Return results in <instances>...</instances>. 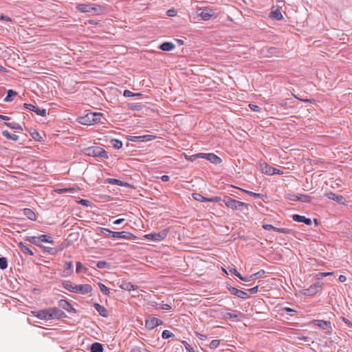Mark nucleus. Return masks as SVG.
<instances>
[{
	"mask_svg": "<svg viewBox=\"0 0 352 352\" xmlns=\"http://www.w3.org/2000/svg\"><path fill=\"white\" fill-rule=\"evenodd\" d=\"M297 199L298 201H301L302 202H310L311 201V197L306 195H300L299 197H297Z\"/></svg>",
	"mask_w": 352,
	"mask_h": 352,
	"instance_id": "nucleus-38",
	"label": "nucleus"
},
{
	"mask_svg": "<svg viewBox=\"0 0 352 352\" xmlns=\"http://www.w3.org/2000/svg\"><path fill=\"white\" fill-rule=\"evenodd\" d=\"M3 135L8 139L16 141L19 140V135L16 134H11L8 131H3L2 133Z\"/></svg>",
	"mask_w": 352,
	"mask_h": 352,
	"instance_id": "nucleus-31",
	"label": "nucleus"
},
{
	"mask_svg": "<svg viewBox=\"0 0 352 352\" xmlns=\"http://www.w3.org/2000/svg\"><path fill=\"white\" fill-rule=\"evenodd\" d=\"M196 336L201 340H207V336L204 334H201L200 333L196 332Z\"/></svg>",
	"mask_w": 352,
	"mask_h": 352,
	"instance_id": "nucleus-54",
	"label": "nucleus"
},
{
	"mask_svg": "<svg viewBox=\"0 0 352 352\" xmlns=\"http://www.w3.org/2000/svg\"><path fill=\"white\" fill-rule=\"evenodd\" d=\"M106 265H107V263L106 262H104V261H100L97 263V267L98 268H103Z\"/></svg>",
	"mask_w": 352,
	"mask_h": 352,
	"instance_id": "nucleus-57",
	"label": "nucleus"
},
{
	"mask_svg": "<svg viewBox=\"0 0 352 352\" xmlns=\"http://www.w3.org/2000/svg\"><path fill=\"white\" fill-rule=\"evenodd\" d=\"M24 107L25 108L35 112L38 116H45L47 115V111L45 109H40L33 104L25 103Z\"/></svg>",
	"mask_w": 352,
	"mask_h": 352,
	"instance_id": "nucleus-14",
	"label": "nucleus"
},
{
	"mask_svg": "<svg viewBox=\"0 0 352 352\" xmlns=\"http://www.w3.org/2000/svg\"><path fill=\"white\" fill-rule=\"evenodd\" d=\"M338 280H340V282L344 283L346 280V277L344 275H340Z\"/></svg>",
	"mask_w": 352,
	"mask_h": 352,
	"instance_id": "nucleus-64",
	"label": "nucleus"
},
{
	"mask_svg": "<svg viewBox=\"0 0 352 352\" xmlns=\"http://www.w3.org/2000/svg\"><path fill=\"white\" fill-rule=\"evenodd\" d=\"M85 153L89 156L108 158L107 153L100 146H91L85 148Z\"/></svg>",
	"mask_w": 352,
	"mask_h": 352,
	"instance_id": "nucleus-5",
	"label": "nucleus"
},
{
	"mask_svg": "<svg viewBox=\"0 0 352 352\" xmlns=\"http://www.w3.org/2000/svg\"><path fill=\"white\" fill-rule=\"evenodd\" d=\"M199 10L200 11L199 15L204 21H208L210 19V18L213 16L214 14V10L209 7L199 8Z\"/></svg>",
	"mask_w": 352,
	"mask_h": 352,
	"instance_id": "nucleus-11",
	"label": "nucleus"
},
{
	"mask_svg": "<svg viewBox=\"0 0 352 352\" xmlns=\"http://www.w3.org/2000/svg\"><path fill=\"white\" fill-rule=\"evenodd\" d=\"M174 336V334L168 330H164L162 332V337L163 339H168Z\"/></svg>",
	"mask_w": 352,
	"mask_h": 352,
	"instance_id": "nucleus-41",
	"label": "nucleus"
},
{
	"mask_svg": "<svg viewBox=\"0 0 352 352\" xmlns=\"http://www.w3.org/2000/svg\"><path fill=\"white\" fill-rule=\"evenodd\" d=\"M64 313L56 307H50L39 311H32L31 314L40 320H50L60 318Z\"/></svg>",
	"mask_w": 352,
	"mask_h": 352,
	"instance_id": "nucleus-1",
	"label": "nucleus"
},
{
	"mask_svg": "<svg viewBox=\"0 0 352 352\" xmlns=\"http://www.w3.org/2000/svg\"><path fill=\"white\" fill-rule=\"evenodd\" d=\"M19 246L21 250L25 254H28V255H30V256L34 255L33 252L29 248H28L24 243H23L22 242L19 243Z\"/></svg>",
	"mask_w": 352,
	"mask_h": 352,
	"instance_id": "nucleus-28",
	"label": "nucleus"
},
{
	"mask_svg": "<svg viewBox=\"0 0 352 352\" xmlns=\"http://www.w3.org/2000/svg\"><path fill=\"white\" fill-rule=\"evenodd\" d=\"M226 317L229 318H236L238 317L237 314H232V313H227L225 315Z\"/></svg>",
	"mask_w": 352,
	"mask_h": 352,
	"instance_id": "nucleus-60",
	"label": "nucleus"
},
{
	"mask_svg": "<svg viewBox=\"0 0 352 352\" xmlns=\"http://www.w3.org/2000/svg\"><path fill=\"white\" fill-rule=\"evenodd\" d=\"M111 184H116L124 187H132L129 184L116 179H111Z\"/></svg>",
	"mask_w": 352,
	"mask_h": 352,
	"instance_id": "nucleus-32",
	"label": "nucleus"
},
{
	"mask_svg": "<svg viewBox=\"0 0 352 352\" xmlns=\"http://www.w3.org/2000/svg\"><path fill=\"white\" fill-rule=\"evenodd\" d=\"M103 118V114L98 112H89L83 116L78 118V122L83 125L90 126L98 124L101 122Z\"/></svg>",
	"mask_w": 352,
	"mask_h": 352,
	"instance_id": "nucleus-2",
	"label": "nucleus"
},
{
	"mask_svg": "<svg viewBox=\"0 0 352 352\" xmlns=\"http://www.w3.org/2000/svg\"><path fill=\"white\" fill-rule=\"evenodd\" d=\"M174 48H175V45L170 42H164L160 47V50H162L163 51H166V52L171 51Z\"/></svg>",
	"mask_w": 352,
	"mask_h": 352,
	"instance_id": "nucleus-24",
	"label": "nucleus"
},
{
	"mask_svg": "<svg viewBox=\"0 0 352 352\" xmlns=\"http://www.w3.org/2000/svg\"><path fill=\"white\" fill-rule=\"evenodd\" d=\"M249 107L253 111L258 112L261 111V108L256 104H249Z\"/></svg>",
	"mask_w": 352,
	"mask_h": 352,
	"instance_id": "nucleus-46",
	"label": "nucleus"
},
{
	"mask_svg": "<svg viewBox=\"0 0 352 352\" xmlns=\"http://www.w3.org/2000/svg\"><path fill=\"white\" fill-rule=\"evenodd\" d=\"M111 237L114 239H124L126 240H134L136 239V236L129 232H113L111 231Z\"/></svg>",
	"mask_w": 352,
	"mask_h": 352,
	"instance_id": "nucleus-10",
	"label": "nucleus"
},
{
	"mask_svg": "<svg viewBox=\"0 0 352 352\" xmlns=\"http://www.w3.org/2000/svg\"><path fill=\"white\" fill-rule=\"evenodd\" d=\"M92 290V287L89 284L76 285L74 293L80 294H87L91 293Z\"/></svg>",
	"mask_w": 352,
	"mask_h": 352,
	"instance_id": "nucleus-12",
	"label": "nucleus"
},
{
	"mask_svg": "<svg viewBox=\"0 0 352 352\" xmlns=\"http://www.w3.org/2000/svg\"><path fill=\"white\" fill-rule=\"evenodd\" d=\"M312 323L324 330L331 329L330 321L322 320H314L312 321Z\"/></svg>",
	"mask_w": 352,
	"mask_h": 352,
	"instance_id": "nucleus-15",
	"label": "nucleus"
},
{
	"mask_svg": "<svg viewBox=\"0 0 352 352\" xmlns=\"http://www.w3.org/2000/svg\"><path fill=\"white\" fill-rule=\"evenodd\" d=\"M258 290V286H256V287H254L248 289V291L251 294H256V293H257Z\"/></svg>",
	"mask_w": 352,
	"mask_h": 352,
	"instance_id": "nucleus-59",
	"label": "nucleus"
},
{
	"mask_svg": "<svg viewBox=\"0 0 352 352\" xmlns=\"http://www.w3.org/2000/svg\"><path fill=\"white\" fill-rule=\"evenodd\" d=\"M168 234V230L164 229L159 232L147 234L144 238L153 241H161L164 240Z\"/></svg>",
	"mask_w": 352,
	"mask_h": 352,
	"instance_id": "nucleus-6",
	"label": "nucleus"
},
{
	"mask_svg": "<svg viewBox=\"0 0 352 352\" xmlns=\"http://www.w3.org/2000/svg\"><path fill=\"white\" fill-rule=\"evenodd\" d=\"M192 197L194 199H195L196 201H201V202L208 201V198L204 197L199 193H193Z\"/></svg>",
	"mask_w": 352,
	"mask_h": 352,
	"instance_id": "nucleus-34",
	"label": "nucleus"
},
{
	"mask_svg": "<svg viewBox=\"0 0 352 352\" xmlns=\"http://www.w3.org/2000/svg\"><path fill=\"white\" fill-rule=\"evenodd\" d=\"M230 272L236 276L241 280H248V279L245 278V277H243L240 273L238 272L236 269L234 267H229Z\"/></svg>",
	"mask_w": 352,
	"mask_h": 352,
	"instance_id": "nucleus-35",
	"label": "nucleus"
},
{
	"mask_svg": "<svg viewBox=\"0 0 352 352\" xmlns=\"http://www.w3.org/2000/svg\"><path fill=\"white\" fill-rule=\"evenodd\" d=\"M139 139H143L146 140H151L153 139L152 135H144V136H130L129 138V140L135 142Z\"/></svg>",
	"mask_w": 352,
	"mask_h": 352,
	"instance_id": "nucleus-33",
	"label": "nucleus"
},
{
	"mask_svg": "<svg viewBox=\"0 0 352 352\" xmlns=\"http://www.w3.org/2000/svg\"><path fill=\"white\" fill-rule=\"evenodd\" d=\"M333 274V272H321V273H319L317 276H318V278H322V277H326L327 276H331Z\"/></svg>",
	"mask_w": 352,
	"mask_h": 352,
	"instance_id": "nucleus-48",
	"label": "nucleus"
},
{
	"mask_svg": "<svg viewBox=\"0 0 352 352\" xmlns=\"http://www.w3.org/2000/svg\"><path fill=\"white\" fill-rule=\"evenodd\" d=\"M0 19L1 20H5V21H12V19L9 16H5V15H1L0 16Z\"/></svg>",
	"mask_w": 352,
	"mask_h": 352,
	"instance_id": "nucleus-62",
	"label": "nucleus"
},
{
	"mask_svg": "<svg viewBox=\"0 0 352 352\" xmlns=\"http://www.w3.org/2000/svg\"><path fill=\"white\" fill-rule=\"evenodd\" d=\"M94 307L101 316H107L108 315V311L104 307L100 305L98 303H96Z\"/></svg>",
	"mask_w": 352,
	"mask_h": 352,
	"instance_id": "nucleus-29",
	"label": "nucleus"
},
{
	"mask_svg": "<svg viewBox=\"0 0 352 352\" xmlns=\"http://www.w3.org/2000/svg\"><path fill=\"white\" fill-rule=\"evenodd\" d=\"M262 227L263 229H265L266 230H274V229H276V227L273 226L271 224H263Z\"/></svg>",
	"mask_w": 352,
	"mask_h": 352,
	"instance_id": "nucleus-49",
	"label": "nucleus"
},
{
	"mask_svg": "<svg viewBox=\"0 0 352 352\" xmlns=\"http://www.w3.org/2000/svg\"><path fill=\"white\" fill-rule=\"evenodd\" d=\"M8 267L7 260L4 257L0 258V269L4 270Z\"/></svg>",
	"mask_w": 352,
	"mask_h": 352,
	"instance_id": "nucleus-43",
	"label": "nucleus"
},
{
	"mask_svg": "<svg viewBox=\"0 0 352 352\" xmlns=\"http://www.w3.org/2000/svg\"><path fill=\"white\" fill-rule=\"evenodd\" d=\"M79 190V188H56L54 192L58 194L66 193V192H76Z\"/></svg>",
	"mask_w": 352,
	"mask_h": 352,
	"instance_id": "nucleus-21",
	"label": "nucleus"
},
{
	"mask_svg": "<svg viewBox=\"0 0 352 352\" xmlns=\"http://www.w3.org/2000/svg\"><path fill=\"white\" fill-rule=\"evenodd\" d=\"M223 201L225 205L232 210H242L243 208L246 209L248 208V204L237 201L229 197H226Z\"/></svg>",
	"mask_w": 352,
	"mask_h": 352,
	"instance_id": "nucleus-3",
	"label": "nucleus"
},
{
	"mask_svg": "<svg viewBox=\"0 0 352 352\" xmlns=\"http://www.w3.org/2000/svg\"><path fill=\"white\" fill-rule=\"evenodd\" d=\"M207 154L208 153H197L196 155H194V158H204V159H206L207 158Z\"/></svg>",
	"mask_w": 352,
	"mask_h": 352,
	"instance_id": "nucleus-50",
	"label": "nucleus"
},
{
	"mask_svg": "<svg viewBox=\"0 0 352 352\" xmlns=\"http://www.w3.org/2000/svg\"><path fill=\"white\" fill-rule=\"evenodd\" d=\"M112 146L113 148L116 149L121 148L122 146V143L120 140H111Z\"/></svg>",
	"mask_w": 352,
	"mask_h": 352,
	"instance_id": "nucleus-40",
	"label": "nucleus"
},
{
	"mask_svg": "<svg viewBox=\"0 0 352 352\" xmlns=\"http://www.w3.org/2000/svg\"><path fill=\"white\" fill-rule=\"evenodd\" d=\"M63 287L70 292L74 293L76 289V284L72 283L70 281L65 280L62 283Z\"/></svg>",
	"mask_w": 352,
	"mask_h": 352,
	"instance_id": "nucleus-22",
	"label": "nucleus"
},
{
	"mask_svg": "<svg viewBox=\"0 0 352 352\" xmlns=\"http://www.w3.org/2000/svg\"><path fill=\"white\" fill-rule=\"evenodd\" d=\"M23 214L30 220L35 221L36 220V214L30 208H25L23 210Z\"/></svg>",
	"mask_w": 352,
	"mask_h": 352,
	"instance_id": "nucleus-27",
	"label": "nucleus"
},
{
	"mask_svg": "<svg viewBox=\"0 0 352 352\" xmlns=\"http://www.w3.org/2000/svg\"><path fill=\"white\" fill-rule=\"evenodd\" d=\"M220 342H221L220 340H212L210 344V348L211 349H214L217 348L219 346V344H220Z\"/></svg>",
	"mask_w": 352,
	"mask_h": 352,
	"instance_id": "nucleus-42",
	"label": "nucleus"
},
{
	"mask_svg": "<svg viewBox=\"0 0 352 352\" xmlns=\"http://www.w3.org/2000/svg\"><path fill=\"white\" fill-rule=\"evenodd\" d=\"M103 348L102 345L100 343L95 342L91 345V352H102Z\"/></svg>",
	"mask_w": 352,
	"mask_h": 352,
	"instance_id": "nucleus-30",
	"label": "nucleus"
},
{
	"mask_svg": "<svg viewBox=\"0 0 352 352\" xmlns=\"http://www.w3.org/2000/svg\"><path fill=\"white\" fill-rule=\"evenodd\" d=\"M326 197L329 199H332L333 201H336L338 203H342L344 198L342 195H338L333 192H329L326 193Z\"/></svg>",
	"mask_w": 352,
	"mask_h": 352,
	"instance_id": "nucleus-18",
	"label": "nucleus"
},
{
	"mask_svg": "<svg viewBox=\"0 0 352 352\" xmlns=\"http://www.w3.org/2000/svg\"><path fill=\"white\" fill-rule=\"evenodd\" d=\"M26 240L38 247L41 246L40 242L49 243L51 244L54 243L52 237L47 234H42L38 236H30L26 238Z\"/></svg>",
	"mask_w": 352,
	"mask_h": 352,
	"instance_id": "nucleus-4",
	"label": "nucleus"
},
{
	"mask_svg": "<svg viewBox=\"0 0 352 352\" xmlns=\"http://www.w3.org/2000/svg\"><path fill=\"white\" fill-rule=\"evenodd\" d=\"M120 287L126 291H131L138 289V286L131 284V283L122 281Z\"/></svg>",
	"mask_w": 352,
	"mask_h": 352,
	"instance_id": "nucleus-23",
	"label": "nucleus"
},
{
	"mask_svg": "<svg viewBox=\"0 0 352 352\" xmlns=\"http://www.w3.org/2000/svg\"><path fill=\"white\" fill-rule=\"evenodd\" d=\"M265 272L264 270H260L259 272L254 274V276H256V277L258 278L262 277L265 274Z\"/></svg>",
	"mask_w": 352,
	"mask_h": 352,
	"instance_id": "nucleus-56",
	"label": "nucleus"
},
{
	"mask_svg": "<svg viewBox=\"0 0 352 352\" xmlns=\"http://www.w3.org/2000/svg\"><path fill=\"white\" fill-rule=\"evenodd\" d=\"M76 8L81 12L96 13L101 11L99 6H94L89 4L80 3L77 5Z\"/></svg>",
	"mask_w": 352,
	"mask_h": 352,
	"instance_id": "nucleus-8",
	"label": "nucleus"
},
{
	"mask_svg": "<svg viewBox=\"0 0 352 352\" xmlns=\"http://www.w3.org/2000/svg\"><path fill=\"white\" fill-rule=\"evenodd\" d=\"M59 305L67 311H69L72 307V305L65 300H60L59 301Z\"/></svg>",
	"mask_w": 352,
	"mask_h": 352,
	"instance_id": "nucleus-36",
	"label": "nucleus"
},
{
	"mask_svg": "<svg viewBox=\"0 0 352 352\" xmlns=\"http://www.w3.org/2000/svg\"><path fill=\"white\" fill-rule=\"evenodd\" d=\"M166 13L169 16H175L177 12L175 10H168Z\"/></svg>",
	"mask_w": 352,
	"mask_h": 352,
	"instance_id": "nucleus-55",
	"label": "nucleus"
},
{
	"mask_svg": "<svg viewBox=\"0 0 352 352\" xmlns=\"http://www.w3.org/2000/svg\"><path fill=\"white\" fill-rule=\"evenodd\" d=\"M41 247L43 249V251L45 252L52 253L54 251V249L52 248H47V247H44V246H41Z\"/></svg>",
	"mask_w": 352,
	"mask_h": 352,
	"instance_id": "nucleus-61",
	"label": "nucleus"
},
{
	"mask_svg": "<svg viewBox=\"0 0 352 352\" xmlns=\"http://www.w3.org/2000/svg\"><path fill=\"white\" fill-rule=\"evenodd\" d=\"M5 124L11 128V129H19V130H22V127L17 123H10V122H5Z\"/></svg>",
	"mask_w": 352,
	"mask_h": 352,
	"instance_id": "nucleus-39",
	"label": "nucleus"
},
{
	"mask_svg": "<svg viewBox=\"0 0 352 352\" xmlns=\"http://www.w3.org/2000/svg\"><path fill=\"white\" fill-rule=\"evenodd\" d=\"M160 309L164 310H169L171 309V307L168 304H162L160 305Z\"/></svg>",
	"mask_w": 352,
	"mask_h": 352,
	"instance_id": "nucleus-58",
	"label": "nucleus"
},
{
	"mask_svg": "<svg viewBox=\"0 0 352 352\" xmlns=\"http://www.w3.org/2000/svg\"><path fill=\"white\" fill-rule=\"evenodd\" d=\"M206 156V160L214 164H219L222 162L221 159L214 153H208Z\"/></svg>",
	"mask_w": 352,
	"mask_h": 352,
	"instance_id": "nucleus-20",
	"label": "nucleus"
},
{
	"mask_svg": "<svg viewBox=\"0 0 352 352\" xmlns=\"http://www.w3.org/2000/svg\"><path fill=\"white\" fill-rule=\"evenodd\" d=\"M322 287V283L317 282L311 285L309 288L304 289L300 291V293L308 296H313L316 295Z\"/></svg>",
	"mask_w": 352,
	"mask_h": 352,
	"instance_id": "nucleus-7",
	"label": "nucleus"
},
{
	"mask_svg": "<svg viewBox=\"0 0 352 352\" xmlns=\"http://www.w3.org/2000/svg\"><path fill=\"white\" fill-rule=\"evenodd\" d=\"M261 169L263 173L268 175H273V172L274 171V167L270 166L267 163L261 164Z\"/></svg>",
	"mask_w": 352,
	"mask_h": 352,
	"instance_id": "nucleus-17",
	"label": "nucleus"
},
{
	"mask_svg": "<svg viewBox=\"0 0 352 352\" xmlns=\"http://www.w3.org/2000/svg\"><path fill=\"white\" fill-rule=\"evenodd\" d=\"M183 344H184L186 349L190 352V351H191V349H192V347H191V346L188 343L186 342V341H184L183 342Z\"/></svg>",
	"mask_w": 352,
	"mask_h": 352,
	"instance_id": "nucleus-63",
	"label": "nucleus"
},
{
	"mask_svg": "<svg viewBox=\"0 0 352 352\" xmlns=\"http://www.w3.org/2000/svg\"><path fill=\"white\" fill-rule=\"evenodd\" d=\"M292 219L294 221L297 222H303L306 225H311V221L310 219L306 218L305 216H301L299 214H294L292 216Z\"/></svg>",
	"mask_w": 352,
	"mask_h": 352,
	"instance_id": "nucleus-19",
	"label": "nucleus"
},
{
	"mask_svg": "<svg viewBox=\"0 0 352 352\" xmlns=\"http://www.w3.org/2000/svg\"><path fill=\"white\" fill-rule=\"evenodd\" d=\"M228 289L231 292V293L241 299H247L250 298V295L246 292L242 290L238 289L234 287H228Z\"/></svg>",
	"mask_w": 352,
	"mask_h": 352,
	"instance_id": "nucleus-13",
	"label": "nucleus"
},
{
	"mask_svg": "<svg viewBox=\"0 0 352 352\" xmlns=\"http://www.w3.org/2000/svg\"><path fill=\"white\" fill-rule=\"evenodd\" d=\"M238 189H239L241 191L244 192L245 193H246L252 197H254L255 198H260L261 197V195L259 193H256V192L249 191V190H245V189H243L241 188H238Z\"/></svg>",
	"mask_w": 352,
	"mask_h": 352,
	"instance_id": "nucleus-37",
	"label": "nucleus"
},
{
	"mask_svg": "<svg viewBox=\"0 0 352 352\" xmlns=\"http://www.w3.org/2000/svg\"><path fill=\"white\" fill-rule=\"evenodd\" d=\"M275 231L278 232H280V233H283V234H288L289 233V230L286 228H276V229H274Z\"/></svg>",
	"mask_w": 352,
	"mask_h": 352,
	"instance_id": "nucleus-47",
	"label": "nucleus"
},
{
	"mask_svg": "<svg viewBox=\"0 0 352 352\" xmlns=\"http://www.w3.org/2000/svg\"><path fill=\"white\" fill-rule=\"evenodd\" d=\"M84 268L82 264L80 262H77L76 263V272L80 273L82 271V269Z\"/></svg>",
	"mask_w": 352,
	"mask_h": 352,
	"instance_id": "nucleus-52",
	"label": "nucleus"
},
{
	"mask_svg": "<svg viewBox=\"0 0 352 352\" xmlns=\"http://www.w3.org/2000/svg\"><path fill=\"white\" fill-rule=\"evenodd\" d=\"M99 287L104 294H107L109 293V289L107 287H106L104 284L99 283H98Z\"/></svg>",
	"mask_w": 352,
	"mask_h": 352,
	"instance_id": "nucleus-44",
	"label": "nucleus"
},
{
	"mask_svg": "<svg viewBox=\"0 0 352 352\" xmlns=\"http://www.w3.org/2000/svg\"><path fill=\"white\" fill-rule=\"evenodd\" d=\"M221 197H219V196H216V197H211V198H208V201L210 202H218L219 201H221Z\"/></svg>",
	"mask_w": 352,
	"mask_h": 352,
	"instance_id": "nucleus-53",
	"label": "nucleus"
},
{
	"mask_svg": "<svg viewBox=\"0 0 352 352\" xmlns=\"http://www.w3.org/2000/svg\"><path fill=\"white\" fill-rule=\"evenodd\" d=\"M162 320L151 316H148L145 320V326L148 329L150 330L153 329L156 327L162 325Z\"/></svg>",
	"mask_w": 352,
	"mask_h": 352,
	"instance_id": "nucleus-9",
	"label": "nucleus"
},
{
	"mask_svg": "<svg viewBox=\"0 0 352 352\" xmlns=\"http://www.w3.org/2000/svg\"><path fill=\"white\" fill-rule=\"evenodd\" d=\"M270 17L275 19L276 20H281L283 19V15L279 9L276 8L274 10H272V11L271 12Z\"/></svg>",
	"mask_w": 352,
	"mask_h": 352,
	"instance_id": "nucleus-25",
	"label": "nucleus"
},
{
	"mask_svg": "<svg viewBox=\"0 0 352 352\" xmlns=\"http://www.w3.org/2000/svg\"><path fill=\"white\" fill-rule=\"evenodd\" d=\"M140 94H133V92H131L129 89H125L124 91V96L125 97H130V96H140Z\"/></svg>",
	"mask_w": 352,
	"mask_h": 352,
	"instance_id": "nucleus-45",
	"label": "nucleus"
},
{
	"mask_svg": "<svg viewBox=\"0 0 352 352\" xmlns=\"http://www.w3.org/2000/svg\"><path fill=\"white\" fill-rule=\"evenodd\" d=\"M79 203L82 205V206H90V201L87 199H80L79 201Z\"/></svg>",
	"mask_w": 352,
	"mask_h": 352,
	"instance_id": "nucleus-51",
	"label": "nucleus"
},
{
	"mask_svg": "<svg viewBox=\"0 0 352 352\" xmlns=\"http://www.w3.org/2000/svg\"><path fill=\"white\" fill-rule=\"evenodd\" d=\"M73 263L71 261L65 262V270L63 272L62 276L67 277L72 274L73 270Z\"/></svg>",
	"mask_w": 352,
	"mask_h": 352,
	"instance_id": "nucleus-16",
	"label": "nucleus"
},
{
	"mask_svg": "<svg viewBox=\"0 0 352 352\" xmlns=\"http://www.w3.org/2000/svg\"><path fill=\"white\" fill-rule=\"evenodd\" d=\"M300 89H297V91H299ZM293 96L303 102H311V100L307 97L304 96V94L302 95L300 94L296 91V89H294V92L292 93Z\"/></svg>",
	"mask_w": 352,
	"mask_h": 352,
	"instance_id": "nucleus-26",
	"label": "nucleus"
}]
</instances>
